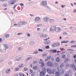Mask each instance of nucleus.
Instances as JSON below:
<instances>
[{"label": "nucleus", "mask_w": 76, "mask_h": 76, "mask_svg": "<svg viewBox=\"0 0 76 76\" xmlns=\"http://www.w3.org/2000/svg\"><path fill=\"white\" fill-rule=\"evenodd\" d=\"M64 64H61L60 66H58V72H59L60 74L62 75L64 74V70L62 69V68L64 67Z\"/></svg>", "instance_id": "1"}, {"label": "nucleus", "mask_w": 76, "mask_h": 76, "mask_svg": "<svg viewBox=\"0 0 76 76\" xmlns=\"http://www.w3.org/2000/svg\"><path fill=\"white\" fill-rule=\"evenodd\" d=\"M47 72L50 75H51V73H52L53 75H56V73L57 71L55 69H53L51 70L50 68H48L47 69Z\"/></svg>", "instance_id": "2"}, {"label": "nucleus", "mask_w": 76, "mask_h": 76, "mask_svg": "<svg viewBox=\"0 0 76 76\" xmlns=\"http://www.w3.org/2000/svg\"><path fill=\"white\" fill-rule=\"evenodd\" d=\"M42 70H43V71L40 72V76H45V75L46 72V69L45 68H43Z\"/></svg>", "instance_id": "3"}, {"label": "nucleus", "mask_w": 76, "mask_h": 76, "mask_svg": "<svg viewBox=\"0 0 76 76\" xmlns=\"http://www.w3.org/2000/svg\"><path fill=\"white\" fill-rule=\"evenodd\" d=\"M47 65L50 67H52V66L54 65V64L50 61L47 62Z\"/></svg>", "instance_id": "4"}, {"label": "nucleus", "mask_w": 76, "mask_h": 76, "mask_svg": "<svg viewBox=\"0 0 76 76\" xmlns=\"http://www.w3.org/2000/svg\"><path fill=\"white\" fill-rule=\"evenodd\" d=\"M42 4L43 6H45L47 5V2L45 1H42Z\"/></svg>", "instance_id": "5"}, {"label": "nucleus", "mask_w": 76, "mask_h": 76, "mask_svg": "<svg viewBox=\"0 0 76 76\" xmlns=\"http://www.w3.org/2000/svg\"><path fill=\"white\" fill-rule=\"evenodd\" d=\"M55 30L56 32H59L60 30V28L58 27H56Z\"/></svg>", "instance_id": "6"}, {"label": "nucleus", "mask_w": 76, "mask_h": 76, "mask_svg": "<svg viewBox=\"0 0 76 76\" xmlns=\"http://www.w3.org/2000/svg\"><path fill=\"white\" fill-rule=\"evenodd\" d=\"M49 19V18H48L47 17H46L44 18V20L45 22H48Z\"/></svg>", "instance_id": "7"}, {"label": "nucleus", "mask_w": 76, "mask_h": 76, "mask_svg": "<svg viewBox=\"0 0 76 76\" xmlns=\"http://www.w3.org/2000/svg\"><path fill=\"white\" fill-rule=\"evenodd\" d=\"M56 26H53L50 28V30L51 31H54L56 29Z\"/></svg>", "instance_id": "8"}, {"label": "nucleus", "mask_w": 76, "mask_h": 76, "mask_svg": "<svg viewBox=\"0 0 76 76\" xmlns=\"http://www.w3.org/2000/svg\"><path fill=\"white\" fill-rule=\"evenodd\" d=\"M71 67H72L73 69H74L75 71H76V67L75 68V64H73L71 66Z\"/></svg>", "instance_id": "9"}, {"label": "nucleus", "mask_w": 76, "mask_h": 76, "mask_svg": "<svg viewBox=\"0 0 76 76\" xmlns=\"http://www.w3.org/2000/svg\"><path fill=\"white\" fill-rule=\"evenodd\" d=\"M15 3H16V1L15 0H12L11 1V3L12 4H14Z\"/></svg>", "instance_id": "10"}, {"label": "nucleus", "mask_w": 76, "mask_h": 76, "mask_svg": "<svg viewBox=\"0 0 76 76\" xmlns=\"http://www.w3.org/2000/svg\"><path fill=\"white\" fill-rule=\"evenodd\" d=\"M51 43V42L50 41H47L45 42V44H48L50 43Z\"/></svg>", "instance_id": "11"}, {"label": "nucleus", "mask_w": 76, "mask_h": 76, "mask_svg": "<svg viewBox=\"0 0 76 76\" xmlns=\"http://www.w3.org/2000/svg\"><path fill=\"white\" fill-rule=\"evenodd\" d=\"M40 19V18L39 17H36L35 18V20L36 21H38V20H39Z\"/></svg>", "instance_id": "12"}, {"label": "nucleus", "mask_w": 76, "mask_h": 76, "mask_svg": "<svg viewBox=\"0 0 76 76\" xmlns=\"http://www.w3.org/2000/svg\"><path fill=\"white\" fill-rule=\"evenodd\" d=\"M38 68V66H34L33 69L34 70H37Z\"/></svg>", "instance_id": "13"}, {"label": "nucleus", "mask_w": 76, "mask_h": 76, "mask_svg": "<svg viewBox=\"0 0 76 76\" xmlns=\"http://www.w3.org/2000/svg\"><path fill=\"white\" fill-rule=\"evenodd\" d=\"M55 75L56 76H60V73L58 72H57L55 74Z\"/></svg>", "instance_id": "14"}, {"label": "nucleus", "mask_w": 76, "mask_h": 76, "mask_svg": "<svg viewBox=\"0 0 76 76\" xmlns=\"http://www.w3.org/2000/svg\"><path fill=\"white\" fill-rule=\"evenodd\" d=\"M61 58H66V55L64 54H62V55Z\"/></svg>", "instance_id": "15"}, {"label": "nucleus", "mask_w": 76, "mask_h": 76, "mask_svg": "<svg viewBox=\"0 0 76 76\" xmlns=\"http://www.w3.org/2000/svg\"><path fill=\"white\" fill-rule=\"evenodd\" d=\"M69 61V59H68V58H65V60L64 61V63H66V62H67V61Z\"/></svg>", "instance_id": "16"}, {"label": "nucleus", "mask_w": 76, "mask_h": 76, "mask_svg": "<svg viewBox=\"0 0 76 76\" xmlns=\"http://www.w3.org/2000/svg\"><path fill=\"white\" fill-rule=\"evenodd\" d=\"M69 41H63L61 42V43H68V42H69Z\"/></svg>", "instance_id": "17"}, {"label": "nucleus", "mask_w": 76, "mask_h": 76, "mask_svg": "<svg viewBox=\"0 0 76 76\" xmlns=\"http://www.w3.org/2000/svg\"><path fill=\"white\" fill-rule=\"evenodd\" d=\"M10 72V69H7L6 71V73H9V72Z\"/></svg>", "instance_id": "18"}, {"label": "nucleus", "mask_w": 76, "mask_h": 76, "mask_svg": "<svg viewBox=\"0 0 76 76\" xmlns=\"http://www.w3.org/2000/svg\"><path fill=\"white\" fill-rule=\"evenodd\" d=\"M56 61L57 62H59L60 61V58L58 57L56 58Z\"/></svg>", "instance_id": "19"}, {"label": "nucleus", "mask_w": 76, "mask_h": 76, "mask_svg": "<svg viewBox=\"0 0 76 76\" xmlns=\"http://www.w3.org/2000/svg\"><path fill=\"white\" fill-rule=\"evenodd\" d=\"M23 64H22L21 65H19L18 67L19 68H21V67H23Z\"/></svg>", "instance_id": "20"}, {"label": "nucleus", "mask_w": 76, "mask_h": 76, "mask_svg": "<svg viewBox=\"0 0 76 76\" xmlns=\"http://www.w3.org/2000/svg\"><path fill=\"white\" fill-rule=\"evenodd\" d=\"M9 34H6L5 35V37L7 38H9Z\"/></svg>", "instance_id": "21"}, {"label": "nucleus", "mask_w": 76, "mask_h": 76, "mask_svg": "<svg viewBox=\"0 0 76 76\" xmlns=\"http://www.w3.org/2000/svg\"><path fill=\"white\" fill-rule=\"evenodd\" d=\"M43 63V61H42V59H40L39 63V64H41V63Z\"/></svg>", "instance_id": "22"}, {"label": "nucleus", "mask_w": 76, "mask_h": 76, "mask_svg": "<svg viewBox=\"0 0 76 76\" xmlns=\"http://www.w3.org/2000/svg\"><path fill=\"white\" fill-rule=\"evenodd\" d=\"M52 46L53 47H57V46L56 45V43L53 44L52 45Z\"/></svg>", "instance_id": "23"}, {"label": "nucleus", "mask_w": 76, "mask_h": 76, "mask_svg": "<svg viewBox=\"0 0 76 76\" xmlns=\"http://www.w3.org/2000/svg\"><path fill=\"white\" fill-rule=\"evenodd\" d=\"M4 45L5 48L6 49H7V48H8V46L7 45Z\"/></svg>", "instance_id": "24"}, {"label": "nucleus", "mask_w": 76, "mask_h": 76, "mask_svg": "<svg viewBox=\"0 0 76 76\" xmlns=\"http://www.w3.org/2000/svg\"><path fill=\"white\" fill-rule=\"evenodd\" d=\"M31 58H32V57H29L26 59V61H28L30 59H31Z\"/></svg>", "instance_id": "25"}, {"label": "nucleus", "mask_w": 76, "mask_h": 76, "mask_svg": "<svg viewBox=\"0 0 76 76\" xmlns=\"http://www.w3.org/2000/svg\"><path fill=\"white\" fill-rule=\"evenodd\" d=\"M56 47H58V46H59L60 45V43L58 42L56 43Z\"/></svg>", "instance_id": "26"}, {"label": "nucleus", "mask_w": 76, "mask_h": 76, "mask_svg": "<svg viewBox=\"0 0 76 76\" xmlns=\"http://www.w3.org/2000/svg\"><path fill=\"white\" fill-rule=\"evenodd\" d=\"M48 36H47V35H46V34H45L44 35V38H47Z\"/></svg>", "instance_id": "27"}, {"label": "nucleus", "mask_w": 76, "mask_h": 76, "mask_svg": "<svg viewBox=\"0 0 76 76\" xmlns=\"http://www.w3.org/2000/svg\"><path fill=\"white\" fill-rule=\"evenodd\" d=\"M65 76H69V74L68 73H66L65 74Z\"/></svg>", "instance_id": "28"}, {"label": "nucleus", "mask_w": 76, "mask_h": 76, "mask_svg": "<svg viewBox=\"0 0 76 76\" xmlns=\"http://www.w3.org/2000/svg\"><path fill=\"white\" fill-rule=\"evenodd\" d=\"M41 66H42V67H44V63H41Z\"/></svg>", "instance_id": "29"}, {"label": "nucleus", "mask_w": 76, "mask_h": 76, "mask_svg": "<svg viewBox=\"0 0 76 76\" xmlns=\"http://www.w3.org/2000/svg\"><path fill=\"white\" fill-rule=\"evenodd\" d=\"M24 71H27L28 70V68H24Z\"/></svg>", "instance_id": "30"}, {"label": "nucleus", "mask_w": 76, "mask_h": 76, "mask_svg": "<svg viewBox=\"0 0 76 76\" xmlns=\"http://www.w3.org/2000/svg\"><path fill=\"white\" fill-rule=\"evenodd\" d=\"M19 68H16L15 69V70L16 71H18V70H19Z\"/></svg>", "instance_id": "31"}, {"label": "nucleus", "mask_w": 76, "mask_h": 76, "mask_svg": "<svg viewBox=\"0 0 76 76\" xmlns=\"http://www.w3.org/2000/svg\"><path fill=\"white\" fill-rule=\"evenodd\" d=\"M38 51H41V52H42V51H43V50H42V49H38Z\"/></svg>", "instance_id": "32"}, {"label": "nucleus", "mask_w": 76, "mask_h": 76, "mask_svg": "<svg viewBox=\"0 0 76 76\" xmlns=\"http://www.w3.org/2000/svg\"><path fill=\"white\" fill-rule=\"evenodd\" d=\"M44 34H42L41 35V36H40V37H41V38H42V37H44Z\"/></svg>", "instance_id": "33"}, {"label": "nucleus", "mask_w": 76, "mask_h": 76, "mask_svg": "<svg viewBox=\"0 0 76 76\" xmlns=\"http://www.w3.org/2000/svg\"><path fill=\"white\" fill-rule=\"evenodd\" d=\"M57 52V50H53V53H55Z\"/></svg>", "instance_id": "34"}, {"label": "nucleus", "mask_w": 76, "mask_h": 76, "mask_svg": "<svg viewBox=\"0 0 76 76\" xmlns=\"http://www.w3.org/2000/svg\"><path fill=\"white\" fill-rule=\"evenodd\" d=\"M34 54H37L38 53V51L37 50H36L34 53Z\"/></svg>", "instance_id": "35"}, {"label": "nucleus", "mask_w": 76, "mask_h": 76, "mask_svg": "<svg viewBox=\"0 0 76 76\" xmlns=\"http://www.w3.org/2000/svg\"><path fill=\"white\" fill-rule=\"evenodd\" d=\"M46 48H47V49H48L49 48H50V47H49V46H47L46 47Z\"/></svg>", "instance_id": "36"}, {"label": "nucleus", "mask_w": 76, "mask_h": 76, "mask_svg": "<svg viewBox=\"0 0 76 76\" xmlns=\"http://www.w3.org/2000/svg\"><path fill=\"white\" fill-rule=\"evenodd\" d=\"M21 23L22 25H23V24H25V21H23Z\"/></svg>", "instance_id": "37"}, {"label": "nucleus", "mask_w": 76, "mask_h": 76, "mask_svg": "<svg viewBox=\"0 0 76 76\" xmlns=\"http://www.w3.org/2000/svg\"><path fill=\"white\" fill-rule=\"evenodd\" d=\"M70 43L71 44H73V43H74V41H71L70 42Z\"/></svg>", "instance_id": "38"}, {"label": "nucleus", "mask_w": 76, "mask_h": 76, "mask_svg": "<svg viewBox=\"0 0 76 76\" xmlns=\"http://www.w3.org/2000/svg\"><path fill=\"white\" fill-rule=\"evenodd\" d=\"M19 75H20V76H25L24 75H22V74L20 73H19Z\"/></svg>", "instance_id": "39"}, {"label": "nucleus", "mask_w": 76, "mask_h": 76, "mask_svg": "<svg viewBox=\"0 0 76 76\" xmlns=\"http://www.w3.org/2000/svg\"><path fill=\"white\" fill-rule=\"evenodd\" d=\"M47 56V54L46 53H44L43 55V56Z\"/></svg>", "instance_id": "40"}, {"label": "nucleus", "mask_w": 76, "mask_h": 76, "mask_svg": "<svg viewBox=\"0 0 76 76\" xmlns=\"http://www.w3.org/2000/svg\"><path fill=\"white\" fill-rule=\"evenodd\" d=\"M60 50H65V49L63 48H60Z\"/></svg>", "instance_id": "41"}, {"label": "nucleus", "mask_w": 76, "mask_h": 76, "mask_svg": "<svg viewBox=\"0 0 76 76\" xmlns=\"http://www.w3.org/2000/svg\"><path fill=\"white\" fill-rule=\"evenodd\" d=\"M67 50H68L69 51H74V50L72 49H67Z\"/></svg>", "instance_id": "42"}, {"label": "nucleus", "mask_w": 76, "mask_h": 76, "mask_svg": "<svg viewBox=\"0 0 76 76\" xmlns=\"http://www.w3.org/2000/svg\"><path fill=\"white\" fill-rule=\"evenodd\" d=\"M17 6V5H15L13 7V8H14V9H15V7H16Z\"/></svg>", "instance_id": "43"}, {"label": "nucleus", "mask_w": 76, "mask_h": 76, "mask_svg": "<svg viewBox=\"0 0 76 76\" xmlns=\"http://www.w3.org/2000/svg\"><path fill=\"white\" fill-rule=\"evenodd\" d=\"M76 55L75 54H74V58H76Z\"/></svg>", "instance_id": "44"}, {"label": "nucleus", "mask_w": 76, "mask_h": 76, "mask_svg": "<svg viewBox=\"0 0 76 76\" xmlns=\"http://www.w3.org/2000/svg\"><path fill=\"white\" fill-rule=\"evenodd\" d=\"M71 48H72L73 47H75V45L74 46L73 45H72L71 46Z\"/></svg>", "instance_id": "45"}, {"label": "nucleus", "mask_w": 76, "mask_h": 76, "mask_svg": "<svg viewBox=\"0 0 76 76\" xmlns=\"http://www.w3.org/2000/svg\"><path fill=\"white\" fill-rule=\"evenodd\" d=\"M50 37H49L48 38H47L46 39H44V41H45L46 40H47V39H50Z\"/></svg>", "instance_id": "46"}, {"label": "nucleus", "mask_w": 76, "mask_h": 76, "mask_svg": "<svg viewBox=\"0 0 76 76\" xmlns=\"http://www.w3.org/2000/svg\"><path fill=\"white\" fill-rule=\"evenodd\" d=\"M34 64H35L36 63H37V61H34L33 62Z\"/></svg>", "instance_id": "47"}, {"label": "nucleus", "mask_w": 76, "mask_h": 76, "mask_svg": "<svg viewBox=\"0 0 76 76\" xmlns=\"http://www.w3.org/2000/svg\"><path fill=\"white\" fill-rule=\"evenodd\" d=\"M30 72H31V73H32V72H33V71L32 70H30Z\"/></svg>", "instance_id": "48"}, {"label": "nucleus", "mask_w": 76, "mask_h": 76, "mask_svg": "<svg viewBox=\"0 0 76 76\" xmlns=\"http://www.w3.org/2000/svg\"><path fill=\"white\" fill-rule=\"evenodd\" d=\"M30 35H31V34L29 33L27 34V36L28 37H30Z\"/></svg>", "instance_id": "49"}, {"label": "nucleus", "mask_w": 76, "mask_h": 76, "mask_svg": "<svg viewBox=\"0 0 76 76\" xmlns=\"http://www.w3.org/2000/svg\"><path fill=\"white\" fill-rule=\"evenodd\" d=\"M20 34H22V33H18V35H20Z\"/></svg>", "instance_id": "50"}, {"label": "nucleus", "mask_w": 76, "mask_h": 76, "mask_svg": "<svg viewBox=\"0 0 76 76\" xmlns=\"http://www.w3.org/2000/svg\"><path fill=\"white\" fill-rule=\"evenodd\" d=\"M63 34L64 35H66V34H67V33L64 32V33Z\"/></svg>", "instance_id": "51"}, {"label": "nucleus", "mask_w": 76, "mask_h": 76, "mask_svg": "<svg viewBox=\"0 0 76 76\" xmlns=\"http://www.w3.org/2000/svg\"><path fill=\"white\" fill-rule=\"evenodd\" d=\"M47 58L48 59V60H50V57H48Z\"/></svg>", "instance_id": "52"}, {"label": "nucleus", "mask_w": 76, "mask_h": 76, "mask_svg": "<svg viewBox=\"0 0 76 76\" xmlns=\"http://www.w3.org/2000/svg\"><path fill=\"white\" fill-rule=\"evenodd\" d=\"M20 5H21V6H23V4L22 3H21L20 4Z\"/></svg>", "instance_id": "53"}, {"label": "nucleus", "mask_w": 76, "mask_h": 76, "mask_svg": "<svg viewBox=\"0 0 76 76\" xmlns=\"http://www.w3.org/2000/svg\"><path fill=\"white\" fill-rule=\"evenodd\" d=\"M39 30H40V28H37V31H39Z\"/></svg>", "instance_id": "54"}, {"label": "nucleus", "mask_w": 76, "mask_h": 76, "mask_svg": "<svg viewBox=\"0 0 76 76\" xmlns=\"http://www.w3.org/2000/svg\"><path fill=\"white\" fill-rule=\"evenodd\" d=\"M30 15L31 17L34 16V15L33 14H30Z\"/></svg>", "instance_id": "55"}, {"label": "nucleus", "mask_w": 76, "mask_h": 76, "mask_svg": "<svg viewBox=\"0 0 76 76\" xmlns=\"http://www.w3.org/2000/svg\"><path fill=\"white\" fill-rule=\"evenodd\" d=\"M48 61V59H46L45 60V61L46 62V61Z\"/></svg>", "instance_id": "56"}, {"label": "nucleus", "mask_w": 76, "mask_h": 76, "mask_svg": "<svg viewBox=\"0 0 76 76\" xmlns=\"http://www.w3.org/2000/svg\"><path fill=\"white\" fill-rule=\"evenodd\" d=\"M2 41V39H1V38H0V42H1Z\"/></svg>", "instance_id": "57"}, {"label": "nucleus", "mask_w": 76, "mask_h": 76, "mask_svg": "<svg viewBox=\"0 0 76 76\" xmlns=\"http://www.w3.org/2000/svg\"><path fill=\"white\" fill-rule=\"evenodd\" d=\"M55 4H58V2L56 1V2H55Z\"/></svg>", "instance_id": "58"}, {"label": "nucleus", "mask_w": 76, "mask_h": 76, "mask_svg": "<svg viewBox=\"0 0 76 76\" xmlns=\"http://www.w3.org/2000/svg\"><path fill=\"white\" fill-rule=\"evenodd\" d=\"M70 54H73V52H70Z\"/></svg>", "instance_id": "59"}, {"label": "nucleus", "mask_w": 76, "mask_h": 76, "mask_svg": "<svg viewBox=\"0 0 76 76\" xmlns=\"http://www.w3.org/2000/svg\"><path fill=\"white\" fill-rule=\"evenodd\" d=\"M74 12H76V10H74Z\"/></svg>", "instance_id": "60"}, {"label": "nucleus", "mask_w": 76, "mask_h": 76, "mask_svg": "<svg viewBox=\"0 0 76 76\" xmlns=\"http://www.w3.org/2000/svg\"><path fill=\"white\" fill-rule=\"evenodd\" d=\"M57 53H61V52H60V51H57Z\"/></svg>", "instance_id": "61"}, {"label": "nucleus", "mask_w": 76, "mask_h": 76, "mask_svg": "<svg viewBox=\"0 0 76 76\" xmlns=\"http://www.w3.org/2000/svg\"><path fill=\"white\" fill-rule=\"evenodd\" d=\"M64 7V5H61V7Z\"/></svg>", "instance_id": "62"}, {"label": "nucleus", "mask_w": 76, "mask_h": 76, "mask_svg": "<svg viewBox=\"0 0 76 76\" xmlns=\"http://www.w3.org/2000/svg\"><path fill=\"white\" fill-rule=\"evenodd\" d=\"M62 38L61 37H60V39H61Z\"/></svg>", "instance_id": "63"}, {"label": "nucleus", "mask_w": 76, "mask_h": 76, "mask_svg": "<svg viewBox=\"0 0 76 76\" xmlns=\"http://www.w3.org/2000/svg\"><path fill=\"white\" fill-rule=\"evenodd\" d=\"M74 4H75V5H76V3H75V2L74 3Z\"/></svg>", "instance_id": "64"}]
</instances>
